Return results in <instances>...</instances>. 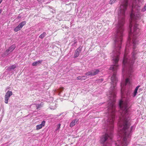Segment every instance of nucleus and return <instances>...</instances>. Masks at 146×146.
<instances>
[{
	"label": "nucleus",
	"mask_w": 146,
	"mask_h": 146,
	"mask_svg": "<svg viewBox=\"0 0 146 146\" xmlns=\"http://www.w3.org/2000/svg\"><path fill=\"white\" fill-rule=\"evenodd\" d=\"M128 0H124L118 11V21L115 27L116 33L114 39V50L111 55L113 64H118L119 60L123 36V25L125 23V11L128 5Z\"/></svg>",
	"instance_id": "3"
},
{
	"label": "nucleus",
	"mask_w": 146,
	"mask_h": 146,
	"mask_svg": "<svg viewBox=\"0 0 146 146\" xmlns=\"http://www.w3.org/2000/svg\"><path fill=\"white\" fill-rule=\"evenodd\" d=\"M140 19L139 13H134L131 9L130 15L128 39L125 49V53L123 61V76L124 78H126L125 82L121 83V95L123 94L122 89L123 87L131 89L132 86L131 80L133 72V65L137 58V54L138 52L136 48L138 44L137 37L139 31L137 22Z\"/></svg>",
	"instance_id": "1"
},
{
	"label": "nucleus",
	"mask_w": 146,
	"mask_h": 146,
	"mask_svg": "<svg viewBox=\"0 0 146 146\" xmlns=\"http://www.w3.org/2000/svg\"><path fill=\"white\" fill-rule=\"evenodd\" d=\"M87 78V77L85 76H79L77 77V79L78 80H85Z\"/></svg>",
	"instance_id": "14"
},
{
	"label": "nucleus",
	"mask_w": 146,
	"mask_h": 146,
	"mask_svg": "<svg viewBox=\"0 0 146 146\" xmlns=\"http://www.w3.org/2000/svg\"><path fill=\"white\" fill-rule=\"evenodd\" d=\"M100 71L99 69H95L86 73L85 75L87 76H92L97 74Z\"/></svg>",
	"instance_id": "6"
},
{
	"label": "nucleus",
	"mask_w": 146,
	"mask_h": 146,
	"mask_svg": "<svg viewBox=\"0 0 146 146\" xmlns=\"http://www.w3.org/2000/svg\"><path fill=\"white\" fill-rule=\"evenodd\" d=\"M111 137L108 133H106L101 137L100 142L102 144V146H111V144L109 143L111 141Z\"/></svg>",
	"instance_id": "5"
},
{
	"label": "nucleus",
	"mask_w": 146,
	"mask_h": 146,
	"mask_svg": "<svg viewBox=\"0 0 146 146\" xmlns=\"http://www.w3.org/2000/svg\"><path fill=\"white\" fill-rule=\"evenodd\" d=\"M46 35V33L44 32L39 36V37L41 39H43Z\"/></svg>",
	"instance_id": "15"
},
{
	"label": "nucleus",
	"mask_w": 146,
	"mask_h": 146,
	"mask_svg": "<svg viewBox=\"0 0 146 146\" xmlns=\"http://www.w3.org/2000/svg\"><path fill=\"white\" fill-rule=\"evenodd\" d=\"M60 125L61 124L60 123H59L57 125V129H56V130L57 131L60 129Z\"/></svg>",
	"instance_id": "23"
},
{
	"label": "nucleus",
	"mask_w": 146,
	"mask_h": 146,
	"mask_svg": "<svg viewBox=\"0 0 146 146\" xmlns=\"http://www.w3.org/2000/svg\"><path fill=\"white\" fill-rule=\"evenodd\" d=\"M117 0H110L109 2V3L111 4L114 3Z\"/></svg>",
	"instance_id": "22"
},
{
	"label": "nucleus",
	"mask_w": 146,
	"mask_h": 146,
	"mask_svg": "<svg viewBox=\"0 0 146 146\" xmlns=\"http://www.w3.org/2000/svg\"><path fill=\"white\" fill-rule=\"evenodd\" d=\"M144 7V9H145L144 11H145V10H146V4H145V5Z\"/></svg>",
	"instance_id": "28"
},
{
	"label": "nucleus",
	"mask_w": 146,
	"mask_h": 146,
	"mask_svg": "<svg viewBox=\"0 0 146 146\" xmlns=\"http://www.w3.org/2000/svg\"><path fill=\"white\" fill-rule=\"evenodd\" d=\"M140 87V86H137L135 90H138L139 88V87Z\"/></svg>",
	"instance_id": "26"
},
{
	"label": "nucleus",
	"mask_w": 146,
	"mask_h": 146,
	"mask_svg": "<svg viewBox=\"0 0 146 146\" xmlns=\"http://www.w3.org/2000/svg\"><path fill=\"white\" fill-rule=\"evenodd\" d=\"M26 21H23L20 23L17 26L21 30L23 27L26 24Z\"/></svg>",
	"instance_id": "13"
},
{
	"label": "nucleus",
	"mask_w": 146,
	"mask_h": 146,
	"mask_svg": "<svg viewBox=\"0 0 146 146\" xmlns=\"http://www.w3.org/2000/svg\"><path fill=\"white\" fill-rule=\"evenodd\" d=\"M42 61V60H40L34 62L32 64V65L33 66H38L40 65Z\"/></svg>",
	"instance_id": "11"
},
{
	"label": "nucleus",
	"mask_w": 146,
	"mask_h": 146,
	"mask_svg": "<svg viewBox=\"0 0 146 146\" xmlns=\"http://www.w3.org/2000/svg\"><path fill=\"white\" fill-rule=\"evenodd\" d=\"M13 93L12 91H8L5 94V102L6 104H7L8 100L10 97L12 95Z\"/></svg>",
	"instance_id": "7"
},
{
	"label": "nucleus",
	"mask_w": 146,
	"mask_h": 146,
	"mask_svg": "<svg viewBox=\"0 0 146 146\" xmlns=\"http://www.w3.org/2000/svg\"><path fill=\"white\" fill-rule=\"evenodd\" d=\"M42 0H37V1L38 2H40Z\"/></svg>",
	"instance_id": "30"
},
{
	"label": "nucleus",
	"mask_w": 146,
	"mask_h": 146,
	"mask_svg": "<svg viewBox=\"0 0 146 146\" xmlns=\"http://www.w3.org/2000/svg\"><path fill=\"white\" fill-rule=\"evenodd\" d=\"M77 41L76 39L74 40V42L72 44V46H76L77 45Z\"/></svg>",
	"instance_id": "18"
},
{
	"label": "nucleus",
	"mask_w": 146,
	"mask_h": 146,
	"mask_svg": "<svg viewBox=\"0 0 146 146\" xmlns=\"http://www.w3.org/2000/svg\"><path fill=\"white\" fill-rule=\"evenodd\" d=\"M16 67V66L15 64H13L9 66L7 69L6 70L8 72H10L14 70Z\"/></svg>",
	"instance_id": "10"
},
{
	"label": "nucleus",
	"mask_w": 146,
	"mask_h": 146,
	"mask_svg": "<svg viewBox=\"0 0 146 146\" xmlns=\"http://www.w3.org/2000/svg\"><path fill=\"white\" fill-rule=\"evenodd\" d=\"M119 117L118 121V132L121 139L115 143L116 146H127L128 144L127 138L129 137L134 129V126L129 129L131 125V105L128 101L121 100L119 103Z\"/></svg>",
	"instance_id": "2"
},
{
	"label": "nucleus",
	"mask_w": 146,
	"mask_h": 146,
	"mask_svg": "<svg viewBox=\"0 0 146 146\" xmlns=\"http://www.w3.org/2000/svg\"><path fill=\"white\" fill-rule=\"evenodd\" d=\"M137 90H135L134 92L133 93V97H135L136 96L137 94Z\"/></svg>",
	"instance_id": "21"
},
{
	"label": "nucleus",
	"mask_w": 146,
	"mask_h": 146,
	"mask_svg": "<svg viewBox=\"0 0 146 146\" xmlns=\"http://www.w3.org/2000/svg\"><path fill=\"white\" fill-rule=\"evenodd\" d=\"M16 47V45L15 44H13L9 47L8 49L9 51L11 52L15 49Z\"/></svg>",
	"instance_id": "12"
},
{
	"label": "nucleus",
	"mask_w": 146,
	"mask_h": 146,
	"mask_svg": "<svg viewBox=\"0 0 146 146\" xmlns=\"http://www.w3.org/2000/svg\"><path fill=\"white\" fill-rule=\"evenodd\" d=\"M2 10L1 9H0V14L2 13Z\"/></svg>",
	"instance_id": "29"
},
{
	"label": "nucleus",
	"mask_w": 146,
	"mask_h": 146,
	"mask_svg": "<svg viewBox=\"0 0 146 146\" xmlns=\"http://www.w3.org/2000/svg\"><path fill=\"white\" fill-rule=\"evenodd\" d=\"M42 107V105L41 104H37L36 105V109L38 110L39 108H41Z\"/></svg>",
	"instance_id": "19"
},
{
	"label": "nucleus",
	"mask_w": 146,
	"mask_h": 146,
	"mask_svg": "<svg viewBox=\"0 0 146 146\" xmlns=\"http://www.w3.org/2000/svg\"><path fill=\"white\" fill-rule=\"evenodd\" d=\"M45 123V121L43 120V121L41 124L38 125L36 126V129L38 130L41 129L42 127H44Z\"/></svg>",
	"instance_id": "9"
},
{
	"label": "nucleus",
	"mask_w": 146,
	"mask_h": 146,
	"mask_svg": "<svg viewBox=\"0 0 146 146\" xmlns=\"http://www.w3.org/2000/svg\"><path fill=\"white\" fill-rule=\"evenodd\" d=\"M64 90V88L62 87L60 88L59 89V91L60 93L62 92V91H63Z\"/></svg>",
	"instance_id": "24"
},
{
	"label": "nucleus",
	"mask_w": 146,
	"mask_h": 146,
	"mask_svg": "<svg viewBox=\"0 0 146 146\" xmlns=\"http://www.w3.org/2000/svg\"><path fill=\"white\" fill-rule=\"evenodd\" d=\"M76 123L74 121H72L70 123V127H72L75 125Z\"/></svg>",
	"instance_id": "17"
},
{
	"label": "nucleus",
	"mask_w": 146,
	"mask_h": 146,
	"mask_svg": "<svg viewBox=\"0 0 146 146\" xmlns=\"http://www.w3.org/2000/svg\"><path fill=\"white\" fill-rule=\"evenodd\" d=\"M20 14L19 16H18L17 17V18L18 19H20L21 18V15H20Z\"/></svg>",
	"instance_id": "27"
},
{
	"label": "nucleus",
	"mask_w": 146,
	"mask_h": 146,
	"mask_svg": "<svg viewBox=\"0 0 146 146\" xmlns=\"http://www.w3.org/2000/svg\"><path fill=\"white\" fill-rule=\"evenodd\" d=\"M20 30V29L18 27V26H17L14 29V31L16 32H17Z\"/></svg>",
	"instance_id": "20"
},
{
	"label": "nucleus",
	"mask_w": 146,
	"mask_h": 146,
	"mask_svg": "<svg viewBox=\"0 0 146 146\" xmlns=\"http://www.w3.org/2000/svg\"><path fill=\"white\" fill-rule=\"evenodd\" d=\"M82 47L81 46L77 48L75 50L73 58H74L78 57L82 51Z\"/></svg>",
	"instance_id": "8"
},
{
	"label": "nucleus",
	"mask_w": 146,
	"mask_h": 146,
	"mask_svg": "<svg viewBox=\"0 0 146 146\" xmlns=\"http://www.w3.org/2000/svg\"><path fill=\"white\" fill-rule=\"evenodd\" d=\"M108 110L109 112L111 113V117L105 121L103 125L104 127V128L106 129V131L107 132H110L111 135L113 129L114 121L115 115V108L114 104L111 103Z\"/></svg>",
	"instance_id": "4"
},
{
	"label": "nucleus",
	"mask_w": 146,
	"mask_h": 146,
	"mask_svg": "<svg viewBox=\"0 0 146 146\" xmlns=\"http://www.w3.org/2000/svg\"><path fill=\"white\" fill-rule=\"evenodd\" d=\"M3 0H0V4L1 3V2H2Z\"/></svg>",
	"instance_id": "31"
},
{
	"label": "nucleus",
	"mask_w": 146,
	"mask_h": 146,
	"mask_svg": "<svg viewBox=\"0 0 146 146\" xmlns=\"http://www.w3.org/2000/svg\"><path fill=\"white\" fill-rule=\"evenodd\" d=\"M73 121H74L75 123H77L78 121V119H76L73 120Z\"/></svg>",
	"instance_id": "25"
},
{
	"label": "nucleus",
	"mask_w": 146,
	"mask_h": 146,
	"mask_svg": "<svg viewBox=\"0 0 146 146\" xmlns=\"http://www.w3.org/2000/svg\"><path fill=\"white\" fill-rule=\"evenodd\" d=\"M9 52L10 51L8 49H7L4 52V55L6 56L10 54V53H9Z\"/></svg>",
	"instance_id": "16"
}]
</instances>
